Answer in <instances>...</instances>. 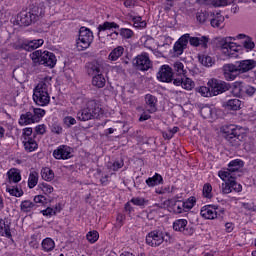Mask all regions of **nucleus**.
Wrapping results in <instances>:
<instances>
[{"mask_svg": "<svg viewBox=\"0 0 256 256\" xmlns=\"http://www.w3.org/2000/svg\"><path fill=\"white\" fill-rule=\"evenodd\" d=\"M73 103L82 109L77 113L79 121H91L97 119L99 115L103 114V110L99 103L95 100H87V98L80 96L76 98Z\"/></svg>", "mask_w": 256, "mask_h": 256, "instance_id": "nucleus-1", "label": "nucleus"}, {"mask_svg": "<svg viewBox=\"0 0 256 256\" xmlns=\"http://www.w3.org/2000/svg\"><path fill=\"white\" fill-rule=\"evenodd\" d=\"M51 78H45L40 81L33 89V101L39 107H47L51 103Z\"/></svg>", "mask_w": 256, "mask_h": 256, "instance_id": "nucleus-2", "label": "nucleus"}, {"mask_svg": "<svg viewBox=\"0 0 256 256\" xmlns=\"http://www.w3.org/2000/svg\"><path fill=\"white\" fill-rule=\"evenodd\" d=\"M30 58L34 65H45V67L53 68L57 65V57L53 52L36 50L30 54Z\"/></svg>", "mask_w": 256, "mask_h": 256, "instance_id": "nucleus-3", "label": "nucleus"}, {"mask_svg": "<svg viewBox=\"0 0 256 256\" xmlns=\"http://www.w3.org/2000/svg\"><path fill=\"white\" fill-rule=\"evenodd\" d=\"M164 241L171 243V234L163 230H153L146 235V244L149 247H159Z\"/></svg>", "mask_w": 256, "mask_h": 256, "instance_id": "nucleus-4", "label": "nucleus"}, {"mask_svg": "<svg viewBox=\"0 0 256 256\" xmlns=\"http://www.w3.org/2000/svg\"><path fill=\"white\" fill-rule=\"evenodd\" d=\"M244 163L242 160L236 159L232 160L228 164V169L220 170L218 172V176L222 181H227V179H237L236 173H239L240 169H242Z\"/></svg>", "mask_w": 256, "mask_h": 256, "instance_id": "nucleus-5", "label": "nucleus"}, {"mask_svg": "<svg viewBox=\"0 0 256 256\" xmlns=\"http://www.w3.org/2000/svg\"><path fill=\"white\" fill-rule=\"evenodd\" d=\"M45 117V110L41 108H33L29 112L22 114L19 119L20 125H31V123H39Z\"/></svg>", "mask_w": 256, "mask_h": 256, "instance_id": "nucleus-6", "label": "nucleus"}, {"mask_svg": "<svg viewBox=\"0 0 256 256\" xmlns=\"http://www.w3.org/2000/svg\"><path fill=\"white\" fill-rule=\"evenodd\" d=\"M233 40H235V38H222L220 40V47L222 49V53H224V55H227V57L237 58L239 57V51H241V46H237L236 43L231 42Z\"/></svg>", "mask_w": 256, "mask_h": 256, "instance_id": "nucleus-7", "label": "nucleus"}, {"mask_svg": "<svg viewBox=\"0 0 256 256\" xmlns=\"http://www.w3.org/2000/svg\"><path fill=\"white\" fill-rule=\"evenodd\" d=\"M222 133H224L225 139L231 143L233 146L239 145V137H241V127L234 125V124H229V125H224L221 128Z\"/></svg>", "mask_w": 256, "mask_h": 256, "instance_id": "nucleus-8", "label": "nucleus"}, {"mask_svg": "<svg viewBox=\"0 0 256 256\" xmlns=\"http://www.w3.org/2000/svg\"><path fill=\"white\" fill-rule=\"evenodd\" d=\"M93 39V32L89 28L81 27L76 41V47L80 49V51L89 49V47H91V43H93Z\"/></svg>", "mask_w": 256, "mask_h": 256, "instance_id": "nucleus-9", "label": "nucleus"}, {"mask_svg": "<svg viewBox=\"0 0 256 256\" xmlns=\"http://www.w3.org/2000/svg\"><path fill=\"white\" fill-rule=\"evenodd\" d=\"M133 65L138 71H149L153 67V62L147 52H142L134 58Z\"/></svg>", "mask_w": 256, "mask_h": 256, "instance_id": "nucleus-10", "label": "nucleus"}, {"mask_svg": "<svg viewBox=\"0 0 256 256\" xmlns=\"http://www.w3.org/2000/svg\"><path fill=\"white\" fill-rule=\"evenodd\" d=\"M224 181L225 183L221 185V193H223V195H229V193H233V191H235V193H241L243 191V186L237 183L235 178H226Z\"/></svg>", "mask_w": 256, "mask_h": 256, "instance_id": "nucleus-11", "label": "nucleus"}, {"mask_svg": "<svg viewBox=\"0 0 256 256\" xmlns=\"http://www.w3.org/2000/svg\"><path fill=\"white\" fill-rule=\"evenodd\" d=\"M208 87H211L212 97L221 95V93H225V91H229V89H231V85L229 83L219 81L217 79L210 80L208 82Z\"/></svg>", "mask_w": 256, "mask_h": 256, "instance_id": "nucleus-12", "label": "nucleus"}, {"mask_svg": "<svg viewBox=\"0 0 256 256\" xmlns=\"http://www.w3.org/2000/svg\"><path fill=\"white\" fill-rule=\"evenodd\" d=\"M189 222L187 219H178L173 223L174 231H178V233H182L188 237H191L193 233H195V229L193 227L188 226Z\"/></svg>", "mask_w": 256, "mask_h": 256, "instance_id": "nucleus-13", "label": "nucleus"}, {"mask_svg": "<svg viewBox=\"0 0 256 256\" xmlns=\"http://www.w3.org/2000/svg\"><path fill=\"white\" fill-rule=\"evenodd\" d=\"M43 43H45L43 39L25 40L21 44H14L13 47L16 50L35 51V49H39V47L43 46Z\"/></svg>", "mask_w": 256, "mask_h": 256, "instance_id": "nucleus-14", "label": "nucleus"}, {"mask_svg": "<svg viewBox=\"0 0 256 256\" xmlns=\"http://www.w3.org/2000/svg\"><path fill=\"white\" fill-rule=\"evenodd\" d=\"M156 77L162 83H171L173 81V68L169 65H162Z\"/></svg>", "mask_w": 256, "mask_h": 256, "instance_id": "nucleus-15", "label": "nucleus"}, {"mask_svg": "<svg viewBox=\"0 0 256 256\" xmlns=\"http://www.w3.org/2000/svg\"><path fill=\"white\" fill-rule=\"evenodd\" d=\"M53 157L59 160L71 159L73 157V148L67 145H61L53 151Z\"/></svg>", "mask_w": 256, "mask_h": 256, "instance_id": "nucleus-16", "label": "nucleus"}, {"mask_svg": "<svg viewBox=\"0 0 256 256\" xmlns=\"http://www.w3.org/2000/svg\"><path fill=\"white\" fill-rule=\"evenodd\" d=\"M223 75L226 81H235L237 75H239L237 64H225L223 66Z\"/></svg>", "mask_w": 256, "mask_h": 256, "instance_id": "nucleus-17", "label": "nucleus"}, {"mask_svg": "<svg viewBox=\"0 0 256 256\" xmlns=\"http://www.w3.org/2000/svg\"><path fill=\"white\" fill-rule=\"evenodd\" d=\"M109 65L103 61H93L88 64V74L89 75H101Z\"/></svg>", "mask_w": 256, "mask_h": 256, "instance_id": "nucleus-18", "label": "nucleus"}, {"mask_svg": "<svg viewBox=\"0 0 256 256\" xmlns=\"http://www.w3.org/2000/svg\"><path fill=\"white\" fill-rule=\"evenodd\" d=\"M235 64L238 69L239 75L252 71V69H255L256 67V61L253 59L241 60L236 62Z\"/></svg>", "mask_w": 256, "mask_h": 256, "instance_id": "nucleus-19", "label": "nucleus"}, {"mask_svg": "<svg viewBox=\"0 0 256 256\" xmlns=\"http://www.w3.org/2000/svg\"><path fill=\"white\" fill-rule=\"evenodd\" d=\"M38 14H32L31 12L22 11L17 16V21L20 22V25H24L25 27H28V25L35 22V17Z\"/></svg>", "mask_w": 256, "mask_h": 256, "instance_id": "nucleus-20", "label": "nucleus"}, {"mask_svg": "<svg viewBox=\"0 0 256 256\" xmlns=\"http://www.w3.org/2000/svg\"><path fill=\"white\" fill-rule=\"evenodd\" d=\"M200 215L204 219H217V207L213 205H206L201 208L200 210Z\"/></svg>", "mask_w": 256, "mask_h": 256, "instance_id": "nucleus-21", "label": "nucleus"}, {"mask_svg": "<svg viewBox=\"0 0 256 256\" xmlns=\"http://www.w3.org/2000/svg\"><path fill=\"white\" fill-rule=\"evenodd\" d=\"M235 39H242V45L246 51H253L255 49V42L253 41V38L250 36H247L245 34H238L236 35Z\"/></svg>", "mask_w": 256, "mask_h": 256, "instance_id": "nucleus-22", "label": "nucleus"}, {"mask_svg": "<svg viewBox=\"0 0 256 256\" xmlns=\"http://www.w3.org/2000/svg\"><path fill=\"white\" fill-rule=\"evenodd\" d=\"M145 102H146V109L148 113L157 112V97L151 94H147L145 96Z\"/></svg>", "mask_w": 256, "mask_h": 256, "instance_id": "nucleus-23", "label": "nucleus"}, {"mask_svg": "<svg viewBox=\"0 0 256 256\" xmlns=\"http://www.w3.org/2000/svg\"><path fill=\"white\" fill-rule=\"evenodd\" d=\"M8 183H19L21 181V172L19 169L12 168L7 172Z\"/></svg>", "mask_w": 256, "mask_h": 256, "instance_id": "nucleus-24", "label": "nucleus"}, {"mask_svg": "<svg viewBox=\"0 0 256 256\" xmlns=\"http://www.w3.org/2000/svg\"><path fill=\"white\" fill-rule=\"evenodd\" d=\"M190 45L192 47H199L201 45L202 47H207V43H209V38L202 36V37H191L189 40Z\"/></svg>", "mask_w": 256, "mask_h": 256, "instance_id": "nucleus-25", "label": "nucleus"}, {"mask_svg": "<svg viewBox=\"0 0 256 256\" xmlns=\"http://www.w3.org/2000/svg\"><path fill=\"white\" fill-rule=\"evenodd\" d=\"M146 185L149 187H157V185H163V176L159 173H155L154 176L146 179Z\"/></svg>", "mask_w": 256, "mask_h": 256, "instance_id": "nucleus-26", "label": "nucleus"}, {"mask_svg": "<svg viewBox=\"0 0 256 256\" xmlns=\"http://www.w3.org/2000/svg\"><path fill=\"white\" fill-rule=\"evenodd\" d=\"M125 53V48L123 46H118L114 48L108 55L109 61H117L120 57H123Z\"/></svg>", "mask_w": 256, "mask_h": 256, "instance_id": "nucleus-27", "label": "nucleus"}, {"mask_svg": "<svg viewBox=\"0 0 256 256\" xmlns=\"http://www.w3.org/2000/svg\"><path fill=\"white\" fill-rule=\"evenodd\" d=\"M106 83H107V80L105 79V76H103V74H96L92 78V85L94 87H97L98 89H103Z\"/></svg>", "mask_w": 256, "mask_h": 256, "instance_id": "nucleus-28", "label": "nucleus"}, {"mask_svg": "<svg viewBox=\"0 0 256 256\" xmlns=\"http://www.w3.org/2000/svg\"><path fill=\"white\" fill-rule=\"evenodd\" d=\"M37 207L39 206L31 202L30 200H24L20 204V209L23 213H31V211L37 209Z\"/></svg>", "mask_w": 256, "mask_h": 256, "instance_id": "nucleus-29", "label": "nucleus"}, {"mask_svg": "<svg viewBox=\"0 0 256 256\" xmlns=\"http://www.w3.org/2000/svg\"><path fill=\"white\" fill-rule=\"evenodd\" d=\"M24 148L29 152L32 153V151H35L37 149L38 145L37 142L32 139L31 137H27L23 139Z\"/></svg>", "mask_w": 256, "mask_h": 256, "instance_id": "nucleus-30", "label": "nucleus"}, {"mask_svg": "<svg viewBox=\"0 0 256 256\" xmlns=\"http://www.w3.org/2000/svg\"><path fill=\"white\" fill-rule=\"evenodd\" d=\"M111 29H119L118 24L106 21L98 26V35H100L102 31H111Z\"/></svg>", "mask_w": 256, "mask_h": 256, "instance_id": "nucleus-31", "label": "nucleus"}, {"mask_svg": "<svg viewBox=\"0 0 256 256\" xmlns=\"http://www.w3.org/2000/svg\"><path fill=\"white\" fill-rule=\"evenodd\" d=\"M244 84L243 82H234L231 93L234 97H241L243 95Z\"/></svg>", "mask_w": 256, "mask_h": 256, "instance_id": "nucleus-32", "label": "nucleus"}, {"mask_svg": "<svg viewBox=\"0 0 256 256\" xmlns=\"http://www.w3.org/2000/svg\"><path fill=\"white\" fill-rule=\"evenodd\" d=\"M41 177L44 181H53V179H55V173H53V170L50 168L46 167L41 170Z\"/></svg>", "mask_w": 256, "mask_h": 256, "instance_id": "nucleus-33", "label": "nucleus"}, {"mask_svg": "<svg viewBox=\"0 0 256 256\" xmlns=\"http://www.w3.org/2000/svg\"><path fill=\"white\" fill-rule=\"evenodd\" d=\"M42 249L46 252L53 251V249H55V241L51 238H45L42 241Z\"/></svg>", "mask_w": 256, "mask_h": 256, "instance_id": "nucleus-34", "label": "nucleus"}, {"mask_svg": "<svg viewBox=\"0 0 256 256\" xmlns=\"http://www.w3.org/2000/svg\"><path fill=\"white\" fill-rule=\"evenodd\" d=\"M37 183H39V173L31 172L28 178L29 189H33V187H36Z\"/></svg>", "mask_w": 256, "mask_h": 256, "instance_id": "nucleus-35", "label": "nucleus"}, {"mask_svg": "<svg viewBox=\"0 0 256 256\" xmlns=\"http://www.w3.org/2000/svg\"><path fill=\"white\" fill-rule=\"evenodd\" d=\"M225 22V17L221 13H217L214 18L211 19L210 24L212 27H221V24Z\"/></svg>", "mask_w": 256, "mask_h": 256, "instance_id": "nucleus-36", "label": "nucleus"}, {"mask_svg": "<svg viewBox=\"0 0 256 256\" xmlns=\"http://www.w3.org/2000/svg\"><path fill=\"white\" fill-rule=\"evenodd\" d=\"M199 61L201 62L202 65H204V67H213V65L215 64L213 58H211V56L208 55H200Z\"/></svg>", "mask_w": 256, "mask_h": 256, "instance_id": "nucleus-37", "label": "nucleus"}, {"mask_svg": "<svg viewBox=\"0 0 256 256\" xmlns=\"http://www.w3.org/2000/svg\"><path fill=\"white\" fill-rule=\"evenodd\" d=\"M0 229L4 231L5 236L8 239H11V226H9V222H5V220H0Z\"/></svg>", "mask_w": 256, "mask_h": 256, "instance_id": "nucleus-38", "label": "nucleus"}, {"mask_svg": "<svg viewBox=\"0 0 256 256\" xmlns=\"http://www.w3.org/2000/svg\"><path fill=\"white\" fill-rule=\"evenodd\" d=\"M227 107L232 111H237L241 109V102L239 101V99H230L227 101Z\"/></svg>", "mask_w": 256, "mask_h": 256, "instance_id": "nucleus-39", "label": "nucleus"}, {"mask_svg": "<svg viewBox=\"0 0 256 256\" xmlns=\"http://www.w3.org/2000/svg\"><path fill=\"white\" fill-rule=\"evenodd\" d=\"M38 188L44 193V195H51V193L54 191L53 186L45 182L40 183Z\"/></svg>", "mask_w": 256, "mask_h": 256, "instance_id": "nucleus-40", "label": "nucleus"}, {"mask_svg": "<svg viewBox=\"0 0 256 256\" xmlns=\"http://www.w3.org/2000/svg\"><path fill=\"white\" fill-rule=\"evenodd\" d=\"M195 203H197V199L195 197H190L186 201L183 202L184 205V211H191L193 207H195Z\"/></svg>", "mask_w": 256, "mask_h": 256, "instance_id": "nucleus-41", "label": "nucleus"}, {"mask_svg": "<svg viewBox=\"0 0 256 256\" xmlns=\"http://www.w3.org/2000/svg\"><path fill=\"white\" fill-rule=\"evenodd\" d=\"M173 67L175 73L179 76H185V73H187V71L185 70V66L181 62H175L173 64Z\"/></svg>", "mask_w": 256, "mask_h": 256, "instance_id": "nucleus-42", "label": "nucleus"}, {"mask_svg": "<svg viewBox=\"0 0 256 256\" xmlns=\"http://www.w3.org/2000/svg\"><path fill=\"white\" fill-rule=\"evenodd\" d=\"M182 88L186 89V91H191L195 88V82L190 78H183L182 80Z\"/></svg>", "mask_w": 256, "mask_h": 256, "instance_id": "nucleus-43", "label": "nucleus"}, {"mask_svg": "<svg viewBox=\"0 0 256 256\" xmlns=\"http://www.w3.org/2000/svg\"><path fill=\"white\" fill-rule=\"evenodd\" d=\"M173 211L177 214L186 213L183 201L177 200L173 205Z\"/></svg>", "mask_w": 256, "mask_h": 256, "instance_id": "nucleus-44", "label": "nucleus"}, {"mask_svg": "<svg viewBox=\"0 0 256 256\" xmlns=\"http://www.w3.org/2000/svg\"><path fill=\"white\" fill-rule=\"evenodd\" d=\"M203 196L206 197V199H211V197H213V186H211V184L209 183L204 184Z\"/></svg>", "mask_w": 256, "mask_h": 256, "instance_id": "nucleus-45", "label": "nucleus"}, {"mask_svg": "<svg viewBox=\"0 0 256 256\" xmlns=\"http://www.w3.org/2000/svg\"><path fill=\"white\" fill-rule=\"evenodd\" d=\"M177 131H179V127L175 126L172 129L169 128L168 130L164 131L162 135L164 139H173V136L175 135V133H177Z\"/></svg>", "mask_w": 256, "mask_h": 256, "instance_id": "nucleus-46", "label": "nucleus"}, {"mask_svg": "<svg viewBox=\"0 0 256 256\" xmlns=\"http://www.w3.org/2000/svg\"><path fill=\"white\" fill-rule=\"evenodd\" d=\"M6 191L12 195V197H21L23 195V190H19V188L16 187L11 188L10 186H7Z\"/></svg>", "mask_w": 256, "mask_h": 256, "instance_id": "nucleus-47", "label": "nucleus"}, {"mask_svg": "<svg viewBox=\"0 0 256 256\" xmlns=\"http://www.w3.org/2000/svg\"><path fill=\"white\" fill-rule=\"evenodd\" d=\"M86 239L89 241V243H97L99 240V232L97 231H90L86 235Z\"/></svg>", "mask_w": 256, "mask_h": 256, "instance_id": "nucleus-48", "label": "nucleus"}, {"mask_svg": "<svg viewBox=\"0 0 256 256\" xmlns=\"http://www.w3.org/2000/svg\"><path fill=\"white\" fill-rule=\"evenodd\" d=\"M202 97H213V92H211V86H201L198 90Z\"/></svg>", "mask_w": 256, "mask_h": 256, "instance_id": "nucleus-49", "label": "nucleus"}, {"mask_svg": "<svg viewBox=\"0 0 256 256\" xmlns=\"http://www.w3.org/2000/svg\"><path fill=\"white\" fill-rule=\"evenodd\" d=\"M119 34L122 36L123 39H131L135 33L133 30L129 28H121Z\"/></svg>", "mask_w": 256, "mask_h": 256, "instance_id": "nucleus-50", "label": "nucleus"}, {"mask_svg": "<svg viewBox=\"0 0 256 256\" xmlns=\"http://www.w3.org/2000/svg\"><path fill=\"white\" fill-rule=\"evenodd\" d=\"M235 0H212L213 7H226V5H231Z\"/></svg>", "mask_w": 256, "mask_h": 256, "instance_id": "nucleus-51", "label": "nucleus"}, {"mask_svg": "<svg viewBox=\"0 0 256 256\" xmlns=\"http://www.w3.org/2000/svg\"><path fill=\"white\" fill-rule=\"evenodd\" d=\"M131 203H133V205H136L137 207H145L148 201L145 200V198L135 197L131 199Z\"/></svg>", "mask_w": 256, "mask_h": 256, "instance_id": "nucleus-52", "label": "nucleus"}, {"mask_svg": "<svg viewBox=\"0 0 256 256\" xmlns=\"http://www.w3.org/2000/svg\"><path fill=\"white\" fill-rule=\"evenodd\" d=\"M256 93V88L251 85H245L243 88V95H248V97H253Z\"/></svg>", "mask_w": 256, "mask_h": 256, "instance_id": "nucleus-53", "label": "nucleus"}, {"mask_svg": "<svg viewBox=\"0 0 256 256\" xmlns=\"http://www.w3.org/2000/svg\"><path fill=\"white\" fill-rule=\"evenodd\" d=\"M123 165H125L123 160H116L113 163H110L108 167L111 169V171H117L118 169H121Z\"/></svg>", "mask_w": 256, "mask_h": 256, "instance_id": "nucleus-54", "label": "nucleus"}, {"mask_svg": "<svg viewBox=\"0 0 256 256\" xmlns=\"http://www.w3.org/2000/svg\"><path fill=\"white\" fill-rule=\"evenodd\" d=\"M30 13H32V15H36L34 17V21H37V19H39V17H43V15H45V11H43V9L39 8V7L32 8Z\"/></svg>", "mask_w": 256, "mask_h": 256, "instance_id": "nucleus-55", "label": "nucleus"}, {"mask_svg": "<svg viewBox=\"0 0 256 256\" xmlns=\"http://www.w3.org/2000/svg\"><path fill=\"white\" fill-rule=\"evenodd\" d=\"M200 115L204 119H209L211 117V107L209 106H204L200 109Z\"/></svg>", "mask_w": 256, "mask_h": 256, "instance_id": "nucleus-56", "label": "nucleus"}, {"mask_svg": "<svg viewBox=\"0 0 256 256\" xmlns=\"http://www.w3.org/2000/svg\"><path fill=\"white\" fill-rule=\"evenodd\" d=\"M63 123L66 127H72V125H77V120L72 116H66L63 119Z\"/></svg>", "mask_w": 256, "mask_h": 256, "instance_id": "nucleus-57", "label": "nucleus"}, {"mask_svg": "<svg viewBox=\"0 0 256 256\" xmlns=\"http://www.w3.org/2000/svg\"><path fill=\"white\" fill-rule=\"evenodd\" d=\"M132 21L134 23V27H145V25H147L141 16L133 17Z\"/></svg>", "mask_w": 256, "mask_h": 256, "instance_id": "nucleus-58", "label": "nucleus"}, {"mask_svg": "<svg viewBox=\"0 0 256 256\" xmlns=\"http://www.w3.org/2000/svg\"><path fill=\"white\" fill-rule=\"evenodd\" d=\"M47 203V198L43 195H37L34 197V205H45Z\"/></svg>", "mask_w": 256, "mask_h": 256, "instance_id": "nucleus-59", "label": "nucleus"}, {"mask_svg": "<svg viewBox=\"0 0 256 256\" xmlns=\"http://www.w3.org/2000/svg\"><path fill=\"white\" fill-rule=\"evenodd\" d=\"M185 49L186 48L180 42H176L173 47L174 53L178 55H183V51H185Z\"/></svg>", "mask_w": 256, "mask_h": 256, "instance_id": "nucleus-60", "label": "nucleus"}, {"mask_svg": "<svg viewBox=\"0 0 256 256\" xmlns=\"http://www.w3.org/2000/svg\"><path fill=\"white\" fill-rule=\"evenodd\" d=\"M209 17V14H207V12H198L196 14V19L197 21H199V23H205V21H207Z\"/></svg>", "mask_w": 256, "mask_h": 256, "instance_id": "nucleus-61", "label": "nucleus"}, {"mask_svg": "<svg viewBox=\"0 0 256 256\" xmlns=\"http://www.w3.org/2000/svg\"><path fill=\"white\" fill-rule=\"evenodd\" d=\"M45 133H47V126H45V124H40L35 127L36 135H45Z\"/></svg>", "mask_w": 256, "mask_h": 256, "instance_id": "nucleus-62", "label": "nucleus"}, {"mask_svg": "<svg viewBox=\"0 0 256 256\" xmlns=\"http://www.w3.org/2000/svg\"><path fill=\"white\" fill-rule=\"evenodd\" d=\"M189 41H190L189 34H184L178 39V43L182 44L185 48H187V44L189 43Z\"/></svg>", "mask_w": 256, "mask_h": 256, "instance_id": "nucleus-63", "label": "nucleus"}, {"mask_svg": "<svg viewBox=\"0 0 256 256\" xmlns=\"http://www.w3.org/2000/svg\"><path fill=\"white\" fill-rule=\"evenodd\" d=\"M242 207L246 209L247 211H253L256 212V205L253 203H242Z\"/></svg>", "mask_w": 256, "mask_h": 256, "instance_id": "nucleus-64", "label": "nucleus"}]
</instances>
